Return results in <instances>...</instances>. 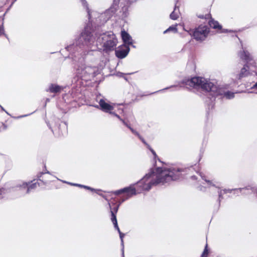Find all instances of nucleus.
Here are the masks:
<instances>
[{
  "mask_svg": "<svg viewBox=\"0 0 257 257\" xmlns=\"http://www.w3.org/2000/svg\"><path fill=\"white\" fill-rule=\"evenodd\" d=\"M99 105L100 109L104 112L109 113V114L116 117L119 120L120 119V117L115 112L113 111L115 104L110 102H107L103 99L99 100Z\"/></svg>",
  "mask_w": 257,
  "mask_h": 257,
  "instance_id": "10",
  "label": "nucleus"
},
{
  "mask_svg": "<svg viewBox=\"0 0 257 257\" xmlns=\"http://www.w3.org/2000/svg\"><path fill=\"white\" fill-rule=\"evenodd\" d=\"M81 2L82 6L87 12L88 19L90 22L89 24L92 25H103L114 15L118 8L117 4L116 3H113L104 13L99 14L95 11H91L89 9L88 4L86 0H81Z\"/></svg>",
  "mask_w": 257,
  "mask_h": 257,
  "instance_id": "4",
  "label": "nucleus"
},
{
  "mask_svg": "<svg viewBox=\"0 0 257 257\" xmlns=\"http://www.w3.org/2000/svg\"><path fill=\"white\" fill-rule=\"evenodd\" d=\"M4 33V30L2 27L0 26V35L3 34Z\"/></svg>",
  "mask_w": 257,
  "mask_h": 257,
  "instance_id": "30",
  "label": "nucleus"
},
{
  "mask_svg": "<svg viewBox=\"0 0 257 257\" xmlns=\"http://www.w3.org/2000/svg\"><path fill=\"white\" fill-rule=\"evenodd\" d=\"M250 74L248 70V66L244 65V66L241 69L240 72L239 74V78L240 79L243 77L247 76Z\"/></svg>",
  "mask_w": 257,
  "mask_h": 257,
  "instance_id": "18",
  "label": "nucleus"
},
{
  "mask_svg": "<svg viewBox=\"0 0 257 257\" xmlns=\"http://www.w3.org/2000/svg\"><path fill=\"white\" fill-rule=\"evenodd\" d=\"M122 257H124V252H123V250L122 249Z\"/></svg>",
  "mask_w": 257,
  "mask_h": 257,
  "instance_id": "38",
  "label": "nucleus"
},
{
  "mask_svg": "<svg viewBox=\"0 0 257 257\" xmlns=\"http://www.w3.org/2000/svg\"><path fill=\"white\" fill-rule=\"evenodd\" d=\"M29 114H26V115H22V116H18L17 118H22V117H25V116H28Z\"/></svg>",
  "mask_w": 257,
  "mask_h": 257,
  "instance_id": "32",
  "label": "nucleus"
},
{
  "mask_svg": "<svg viewBox=\"0 0 257 257\" xmlns=\"http://www.w3.org/2000/svg\"><path fill=\"white\" fill-rule=\"evenodd\" d=\"M81 188H85V189H86L87 190H90L91 191H97V190H96V189H95L91 188L90 187H89V186H85V185H82V186L81 187Z\"/></svg>",
  "mask_w": 257,
  "mask_h": 257,
  "instance_id": "26",
  "label": "nucleus"
},
{
  "mask_svg": "<svg viewBox=\"0 0 257 257\" xmlns=\"http://www.w3.org/2000/svg\"><path fill=\"white\" fill-rule=\"evenodd\" d=\"M0 107H1V108H2V109L3 110H4V111H6V112L7 114H9V113H8V112H7V111L4 109V108H3V107L1 105H0Z\"/></svg>",
  "mask_w": 257,
  "mask_h": 257,
  "instance_id": "35",
  "label": "nucleus"
},
{
  "mask_svg": "<svg viewBox=\"0 0 257 257\" xmlns=\"http://www.w3.org/2000/svg\"><path fill=\"white\" fill-rule=\"evenodd\" d=\"M98 46L102 44L104 50L110 51L116 46L117 40L114 34L111 33H104L97 38Z\"/></svg>",
  "mask_w": 257,
  "mask_h": 257,
  "instance_id": "6",
  "label": "nucleus"
},
{
  "mask_svg": "<svg viewBox=\"0 0 257 257\" xmlns=\"http://www.w3.org/2000/svg\"><path fill=\"white\" fill-rule=\"evenodd\" d=\"M50 99L49 98H47L46 102H49Z\"/></svg>",
  "mask_w": 257,
  "mask_h": 257,
  "instance_id": "41",
  "label": "nucleus"
},
{
  "mask_svg": "<svg viewBox=\"0 0 257 257\" xmlns=\"http://www.w3.org/2000/svg\"><path fill=\"white\" fill-rule=\"evenodd\" d=\"M231 31H229L227 29H224L221 32H223V33H225V32H231Z\"/></svg>",
  "mask_w": 257,
  "mask_h": 257,
  "instance_id": "31",
  "label": "nucleus"
},
{
  "mask_svg": "<svg viewBox=\"0 0 257 257\" xmlns=\"http://www.w3.org/2000/svg\"><path fill=\"white\" fill-rule=\"evenodd\" d=\"M97 191H95L96 193H97V194H98L100 196L103 197V194H100L98 193V191H100V190H97Z\"/></svg>",
  "mask_w": 257,
  "mask_h": 257,
  "instance_id": "33",
  "label": "nucleus"
},
{
  "mask_svg": "<svg viewBox=\"0 0 257 257\" xmlns=\"http://www.w3.org/2000/svg\"><path fill=\"white\" fill-rule=\"evenodd\" d=\"M191 179H192V180H195V179H196V177H195V176H191Z\"/></svg>",
  "mask_w": 257,
  "mask_h": 257,
  "instance_id": "36",
  "label": "nucleus"
},
{
  "mask_svg": "<svg viewBox=\"0 0 257 257\" xmlns=\"http://www.w3.org/2000/svg\"><path fill=\"white\" fill-rule=\"evenodd\" d=\"M251 191L255 195L257 196V186H248L245 188H237V189H225L222 190H220L218 191V197L219 200L220 201L221 199L223 198V195L227 193H233V194L238 195L239 193H245V191Z\"/></svg>",
  "mask_w": 257,
  "mask_h": 257,
  "instance_id": "7",
  "label": "nucleus"
},
{
  "mask_svg": "<svg viewBox=\"0 0 257 257\" xmlns=\"http://www.w3.org/2000/svg\"><path fill=\"white\" fill-rule=\"evenodd\" d=\"M187 170V169H182L177 166L151 169L148 173L136 183L138 193L144 191H148L154 186L164 185L179 179L183 175V173L186 172Z\"/></svg>",
  "mask_w": 257,
  "mask_h": 257,
  "instance_id": "1",
  "label": "nucleus"
},
{
  "mask_svg": "<svg viewBox=\"0 0 257 257\" xmlns=\"http://www.w3.org/2000/svg\"><path fill=\"white\" fill-rule=\"evenodd\" d=\"M63 89L64 87L62 86H60L56 84H51L46 91L51 93H57L61 92Z\"/></svg>",
  "mask_w": 257,
  "mask_h": 257,
  "instance_id": "14",
  "label": "nucleus"
},
{
  "mask_svg": "<svg viewBox=\"0 0 257 257\" xmlns=\"http://www.w3.org/2000/svg\"><path fill=\"white\" fill-rule=\"evenodd\" d=\"M122 123L125 125L127 127H128L131 131L135 135L137 136L138 137L140 135V134L137 132L136 130H135L133 128H132L130 124H128L127 122H126L123 119L120 118L119 119Z\"/></svg>",
  "mask_w": 257,
  "mask_h": 257,
  "instance_id": "20",
  "label": "nucleus"
},
{
  "mask_svg": "<svg viewBox=\"0 0 257 257\" xmlns=\"http://www.w3.org/2000/svg\"><path fill=\"white\" fill-rule=\"evenodd\" d=\"M106 200H107L106 197L105 195H103V197Z\"/></svg>",
  "mask_w": 257,
  "mask_h": 257,
  "instance_id": "37",
  "label": "nucleus"
},
{
  "mask_svg": "<svg viewBox=\"0 0 257 257\" xmlns=\"http://www.w3.org/2000/svg\"><path fill=\"white\" fill-rule=\"evenodd\" d=\"M188 32L197 41H202L205 40L208 36L209 29L206 26L200 25L194 31L190 30Z\"/></svg>",
  "mask_w": 257,
  "mask_h": 257,
  "instance_id": "8",
  "label": "nucleus"
},
{
  "mask_svg": "<svg viewBox=\"0 0 257 257\" xmlns=\"http://www.w3.org/2000/svg\"><path fill=\"white\" fill-rule=\"evenodd\" d=\"M238 56L242 60L248 61L251 59L249 53L245 50H242L238 53Z\"/></svg>",
  "mask_w": 257,
  "mask_h": 257,
  "instance_id": "17",
  "label": "nucleus"
},
{
  "mask_svg": "<svg viewBox=\"0 0 257 257\" xmlns=\"http://www.w3.org/2000/svg\"><path fill=\"white\" fill-rule=\"evenodd\" d=\"M184 30H185L186 31H188L187 30H186L185 28H184Z\"/></svg>",
  "mask_w": 257,
  "mask_h": 257,
  "instance_id": "43",
  "label": "nucleus"
},
{
  "mask_svg": "<svg viewBox=\"0 0 257 257\" xmlns=\"http://www.w3.org/2000/svg\"><path fill=\"white\" fill-rule=\"evenodd\" d=\"M118 207H119V205H118L117 206H116L115 208H114L113 210H111V218L112 217V211H113L114 212V215L116 216L115 214L117 212Z\"/></svg>",
  "mask_w": 257,
  "mask_h": 257,
  "instance_id": "27",
  "label": "nucleus"
},
{
  "mask_svg": "<svg viewBox=\"0 0 257 257\" xmlns=\"http://www.w3.org/2000/svg\"><path fill=\"white\" fill-rule=\"evenodd\" d=\"M61 181L63 182L64 183H67V184H70V185H71L72 186H77V187H80V188H81V187L82 186V185L79 184L72 183H70V182H68L65 181Z\"/></svg>",
  "mask_w": 257,
  "mask_h": 257,
  "instance_id": "23",
  "label": "nucleus"
},
{
  "mask_svg": "<svg viewBox=\"0 0 257 257\" xmlns=\"http://www.w3.org/2000/svg\"><path fill=\"white\" fill-rule=\"evenodd\" d=\"M123 75V74L121 73H120V74H119V76H122Z\"/></svg>",
  "mask_w": 257,
  "mask_h": 257,
  "instance_id": "39",
  "label": "nucleus"
},
{
  "mask_svg": "<svg viewBox=\"0 0 257 257\" xmlns=\"http://www.w3.org/2000/svg\"><path fill=\"white\" fill-rule=\"evenodd\" d=\"M92 27V24H88L75 42L66 47V50L72 56L74 53L86 55L89 51H94L96 48L101 49L98 47L99 36Z\"/></svg>",
  "mask_w": 257,
  "mask_h": 257,
  "instance_id": "2",
  "label": "nucleus"
},
{
  "mask_svg": "<svg viewBox=\"0 0 257 257\" xmlns=\"http://www.w3.org/2000/svg\"><path fill=\"white\" fill-rule=\"evenodd\" d=\"M121 36L122 39L125 44L124 45L129 46V45L133 44V40L131 36L125 31L123 30L121 31Z\"/></svg>",
  "mask_w": 257,
  "mask_h": 257,
  "instance_id": "15",
  "label": "nucleus"
},
{
  "mask_svg": "<svg viewBox=\"0 0 257 257\" xmlns=\"http://www.w3.org/2000/svg\"><path fill=\"white\" fill-rule=\"evenodd\" d=\"M111 221L114 225V228L117 229V230L118 231V232L119 233V237H120V238L121 241V244L123 245V237L124 236V234L122 233L120 231V230L118 227V224H117L116 217L115 215H114V213L113 211H112Z\"/></svg>",
  "mask_w": 257,
  "mask_h": 257,
  "instance_id": "16",
  "label": "nucleus"
},
{
  "mask_svg": "<svg viewBox=\"0 0 257 257\" xmlns=\"http://www.w3.org/2000/svg\"><path fill=\"white\" fill-rule=\"evenodd\" d=\"M177 9L178 8L175 6L174 11L170 14V17L172 20H175L179 17L178 13L176 12Z\"/></svg>",
  "mask_w": 257,
  "mask_h": 257,
  "instance_id": "21",
  "label": "nucleus"
},
{
  "mask_svg": "<svg viewBox=\"0 0 257 257\" xmlns=\"http://www.w3.org/2000/svg\"><path fill=\"white\" fill-rule=\"evenodd\" d=\"M2 192H3V191L2 190H0V199H2L3 198V196H1Z\"/></svg>",
  "mask_w": 257,
  "mask_h": 257,
  "instance_id": "34",
  "label": "nucleus"
},
{
  "mask_svg": "<svg viewBox=\"0 0 257 257\" xmlns=\"http://www.w3.org/2000/svg\"><path fill=\"white\" fill-rule=\"evenodd\" d=\"M207 245L206 244V246H205V248L204 249V250L203 252L202 253V254L201 255V257H207V255H208V250L207 249Z\"/></svg>",
  "mask_w": 257,
  "mask_h": 257,
  "instance_id": "25",
  "label": "nucleus"
},
{
  "mask_svg": "<svg viewBox=\"0 0 257 257\" xmlns=\"http://www.w3.org/2000/svg\"><path fill=\"white\" fill-rule=\"evenodd\" d=\"M199 17L200 18H203V16H199Z\"/></svg>",
  "mask_w": 257,
  "mask_h": 257,
  "instance_id": "40",
  "label": "nucleus"
},
{
  "mask_svg": "<svg viewBox=\"0 0 257 257\" xmlns=\"http://www.w3.org/2000/svg\"><path fill=\"white\" fill-rule=\"evenodd\" d=\"M185 87L187 88L194 87L195 88H201L202 89L208 92H210L211 95L214 96H221L223 98L230 99L234 97V93L231 91L226 90L223 88L219 87L216 84L204 78L195 77L191 79H184L178 85H172L169 87H166L164 89L160 90L156 92L163 91L169 88L174 87Z\"/></svg>",
  "mask_w": 257,
  "mask_h": 257,
  "instance_id": "3",
  "label": "nucleus"
},
{
  "mask_svg": "<svg viewBox=\"0 0 257 257\" xmlns=\"http://www.w3.org/2000/svg\"><path fill=\"white\" fill-rule=\"evenodd\" d=\"M199 175L201 177V179L205 182V183H202L203 184H206V186L208 187H210L211 186L218 187V184L217 182L214 180H210L207 179V177L202 173L200 172Z\"/></svg>",
  "mask_w": 257,
  "mask_h": 257,
  "instance_id": "13",
  "label": "nucleus"
},
{
  "mask_svg": "<svg viewBox=\"0 0 257 257\" xmlns=\"http://www.w3.org/2000/svg\"><path fill=\"white\" fill-rule=\"evenodd\" d=\"M150 151L152 152V154L153 155L154 158L156 159L157 157V155L155 152V151L151 148V147L150 146V148H148Z\"/></svg>",
  "mask_w": 257,
  "mask_h": 257,
  "instance_id": "28",
  "label": "nucleus"
},
{
  "mask_svg": "<svg viewBox=\"0 0 257 257\" xmlns=\"http://www.w3.org/2000/svg\"><path fill=\"white\" fill-rule=\"evenodd\" d=\"M138 138L140 139V140L147 146L148 148H150V145L145 141L144 138L140 135Z\"/></svg>",
  "mask_w": 257,
  "mask_h": 257,
  "instance_id": "24",
  "label": "nucleus"
},
{
  "mask_svg": "<svg viewBox=\"0 0 257 257\" xmlns=\"http://www.w3.org/2000/svg\"><path fill=\"white\" fill-rule=\"evenodd\" d=\"M129 51V46L126 45H122L115 50V55L117 58L122 59L127 55Z\"/></svg>",
  "mask_w": 257,
  "mask_h": 257,
  "instance_id": "12",
  "label": "nucleus"
},
{
  "mask_svg": "<svg viewBox=\"0 0 257 257\" xmlns=\"http://www.w3.org/2000/svg\"><path fill=\"white\" fill-rule=\"evenodd\" d=\"M209 25L211 28L214 29H221V26L219 25L217 21H215L213 20H211L208 22Z\"/></svg>",
  "mask_w": 257,
  "mask_h": 257,
  "instance_id": "19",
  "label": "nucleus"
},
{
  "mask_svg": "<svg viewBox=\"0 0 257 257\" xmlns=\"http://www.w3.org/2000/svg\"><path fill=\"white\" fill-rule=\"evenodd\" d=\"M170 31H173L174 33H176L177 32V25L170 26L164 32V34H166Z\"/></svg>",
  "mask_w": 257,
  "mask_h": 257,
  "instance_id": "22",
  "label": "nucleus"
},
{
  "mask_svg": "<svg viewBox=\"0 0 257 257\" xmlns=\"http://www.w3.org/2000/svg\"><path fill=\"white\" fill-rule=\"evenodd\" d=\"M40 186V183L38 181L34 180L31 182H23L18 184L16 187V189L19 190H23L26 189V193H29L32 190L35 189L38 186Z\"/></svg>",
  "mask_w": 257,
  "mask_h": 257,
  "instance_id": "11",
  "label": "nucleus"
},
{
  "mask_svg": "<svg viewBox=\"0 0 257 257\" xmlns=\"http://www.w3.org/2000/svg\"><path fill=\"white\" fill-rule=\"evenodd\" d=\"M95 107H97V108H98V105H96Z\"/></svg>",
  "mask_w": 257,
  "mask_h": 257,
  "instance_id": "42",
  "label": "nucleus"
},
{
  "mask_svg": "<svg viewBox=\"0 0 257 257\" xmlns=\"http://www.w3.org/2000/svg\"><path fill=\"white\" fill-rule=\"evenodd\" d=\"M137 188L136 184H133L131 185L130 186L125 187L124 188L121 189L120 190H116L112 192L115 195H118L119 194L124 193V195L123 196V198L122 199L121 201L120 202V204L129 198L132 197L133 196L136 195L137 193Z\"/></svg>",
  "mask_w": 257,
  "mask_h": 257,
  "instance_id": "9",
  "label": "nucleus"
},
{
  "mask_svg": "<svg viewBox=\"0 0 257 257\" xmlns=\"http://www.w3.org/2000/svg\"><path fill=\"white\" fill-rule=\"evenodd\" d=\"M86 55L81 54L78 55L77 53H74L73 56L69 53V57L75 62V73L78 77L82 78H87L88 77L93 76L96 71V68L87 65L85 63L84 59Z\"/></svg>",
  "mask_w": 257,
  "mask_h": 257,
  "instance_id": "5",
  "label": "nucleus"
},
{
  "mask_svg": "<svg viewBox=\"0 0 257 257\" xmlns=\"http://www.w3.org/2000/svg\"><path fill=\"white\" fill-rule=\"evenodd\" d=\"M198 188L201 191H205V187H204L203 186L200 185V186H198Z\"/></svg>",
  "mask_w": 257,
  "mask_h": 257,
  "instance_id": "29",
  "label": "nucleus"
}]
</instances>
